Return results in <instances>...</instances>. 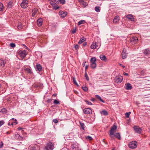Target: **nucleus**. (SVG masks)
Segmentation results:
<instances>
[{"mask_svg": "<svg viewBox=\"0 0 150 150\" xmlns=\"http://www.w3.org/2000/svg\"><path fill=\"white\" fill-rule=\"evenodd\" d=\"M114 136L119 139H120V133H117L115 134H114Z\"/></svg>", "mask_w": 150, "mask_h": 150, "instance_id": "a878e982", "label": "nucleus"}, {"mask_svg": "<svg viewBox=\"0 0 150 150\" xmlns=\"http://www.w3.org/2000/svg\"><path fill=\"white\" fill-rule=\"evenodd\" d=\"M85 77L87 80V81H88L89 79L86 72H85Z\"/></svg>", "mask_w": 150, "mask_h": 150, "instance_id": "ea45409f", "label": "nucleus"}, {"mask_svg": "<svg viewBox=\"0 0 150 150\" xmlns=\"http://www.w3.org/2000/svg\"><path fill=\"white\" fill-rule=\"evenodd\" d=\"M54 104H57L59 103V101L57 100H54Z\"/></svg>", "mask_w": 150, "mask_h": 150, "instance_id": "c03bdc74", "label": "nucleus"}, {"mask_svg": "<svg viewBox=\"0 0 150 150\" xmlns=\"http://www.w3.org/2000/svg\"><path fill=\"white\" fill-rule=\"evenodd\" d=\"M36 69L39 71H40L42 69V67L40 64L37 65L36 66Z\"/></svg>", "mask_w": 150, "mask_h": 150, "instance_id": "393cba45", "label": "nucleus"}, {"mask_svg": "<svg viewBox=\"0 0 150 150\" xmlns=\"http://www.w3.org/2000/svg\"><path fill=\"white\" fill-rule=\"evenodd\" d=\"M78 1L80 4L83 5L84 6H86V3L83 0H78Z\"/></svg>", "mask_w": 150, "mask_h": 150, "instance_id": "5701e85b", "label": "nucleus"}, {"mask_svg": "<svg viewBox=\"0 0 150 150\" xmlns=\"http://www.w3.org/2000/svg\"><path fill=\"white\" fill-rule=\"evenodd\" d=\"M100 7L99 6H96L95 7V10L97 12H99L100 11Z\"/></svg>", "mask_w": 150, "mask_h": 150, "instance_id": "7c9ffc66", "label": "nucleus"}, {"mask_svg": "<svg viewBox=\"0 0 150 150\" xmlns=\"http://www.w3.org/2000/svg\"><path fill=\"white\" fill-rule=\"evenodd\" d=\"M95 96L96 98L99 100L100 101L102 102L103 103H104V101L101 99V97L100 96L98 95H96Z\"/></svg>", "mask_w": 150, "mask_h": 150, "instance_id": "cd10ccee", "label": "nucleus"}, {"mask_svg": "<svg viewBox=\"0 0 150 150\" xmlns=\"http://www.w3.org/2000/svg\"><path fill=\"white\" fill-rule=\"evenodd\" d=\"M125 88L127 90H131L132 88L131 85L129 83H128L125 85Z\"/></svg>", "mask_w": 150, "mask_h": 150, "instance_id": "4468645a", "label": "nucleus"}, {"mask_svg": "<svg viewBox=\"0 0 150 150\" xmlns=\"http://www.w3.org/2000/svg\"><path fill=\"white\" fill-rule=\"evenodd\" d=\"M83 46H85L87 45V43L86 42H85L83 44Z\"/></svg>", "mask_w": 150, "mask_h": 150, "instance_id": "bf43d9fd", "label": "nucleus"}, {"mask_svg": "<svg viewBox=\"0 0 150 150\" xmlns=\"http://www.w3.org/2000/svg\"><path fill=\"white\" fill-rule=\"evenodd\" d=\"M4 123V122L2 120L0 121V127L1 126L3 125Z\"/></svg>", "mask_w": 150, "mask_h": 150, "instance_id": "8fccbe9b", "label": "nucleus"}, {"mask_svg": "<svg viewBox=\"0 0 150 150\" xmlns=\"http://www.w3.org/2000/svg\"><path fill=\"white\" fill-rule=\"evenodd\" d=\"M83 112L86 114H90L92 113V110L90 108H86L83 109Z\"/></svg>", "mask_w": 150, "mask_h": 150, "instance_id": "9d476101", "label": "nucleus"}, {"mask_svg": "<svg viewBox=\"0 0 150 150\" xmlns=\"http://www.w3.org/2000/svg\"><path fill=\"white\" fill-rule=\"evenodd\" d=\"M123 77L121 76H116L115 78L116 82L118 83H120L122 81Z\"/></svg>", "mask_w": 150, "mask_h": 150, "instance_id": "1a4fd4ad", "label": "nucleus"}, {"mask_svg": "<svg viewBox=\"0 0 150 150\" xmlns=\"http://www.w3.org/2000/svg\"><path fill=\"white\" fill-rule=\"evenodd\" d=\"M100 58L101 60L105 61L106 59V57L103 54H101L100 56Z\"/></svg>", "mask_w": 150, "mask_h": 150, "instance_id": "b1692460", "label": "nucleus"}, {"mask_svg": "<svg viewBox=\"0 0 150 150\" xmlns=\"http://www.w3.org/2000/svg\"><path fill=\"white\" fill-rule=\"evenodd\" d=\"M76 28H75L72 30V34H74V33H76Z\"/></svg>", "mask_w": 150, "mask_h": 150, "instance_id": "864d4df0", "label": "nucleus"}, {"mask_svg": "<svg viewBox=\"0 0 150 150\" xmlns=\"http://www.w3.org/2000/svg\"><path fill=\"white\" fill-rule=\"evenodd\" d=\"M71 147L72 150H80L79 149V144L77 143L73 144Z\"/></svg>", "mask_w": 150, "mask_h": 150, "instance_id": "6e6552de", "label": "nucleus"}, {"mask_svg": "<svg viewBox=\"0 0 150 150\" xmlns=\"http://www.w3.org/2000/svg\"><path fill=\"white\" fill-rule=\"evenodd\" d=\"M84 101L88 105H92V103L91 102H89L88 100H85Z\"/></svg>", "mask_w": 150, "mask_h": 150, "instance_id": "37998d69", "label": "nucleus"}, {"mask_svg": "<svg viewBox=\"0 0 150 150\" xmlns=\"http://www.w3.org/2000/svg\"><path fill=\"white\" fill-rule=\"evenodd\" d=\"M138 39L136 37H132L130 39L131 42L136 43L137 42Z\"/></svg>", "mask_w": 150, "mask_h": 150, "instance_id": "2eb2a0df", "label": "nucleus"}, {"mask_svg": "<svg viewBox=\"0 0 150 150\" xmlns=\"http://www.w3.org/2000/svg\"><path fill=\"white\" fill-rule=\"evenodd\" d=\"M95 100V99L94 98H92V99H91V100L92 101H94V100Z\"/></svg>", "mask_w": 150, "mask_h": 150, "instance_id": "69168bd1", "label": "nucleus"}, {"mask_svg": "<svg viewBox=\"0 0 150 150\" xmlns=\"http://www.w3.org/2000/svg\"><path fill=\"white\" fill-rule=\"evenodd\" d=\"M13 6V4L12 2L10 1L7 3V7L8 8H10L12 7Z\"/></svg>", "mask_w": 150, "mask_h": 150, "instance_id": "c85d7f7f", "label": "nucleus"}, {"mask_svg": "<svg viewBox=\"0 0 150 150\" xmlns=\"http://www.w3.org/2000/svg\"><path fill=\"white\" fill-rule=\"evenodd\" d=\"M119 21V18L117 16H115L113 20V22L114 23H118Z\"/></svg>", "mask_w": 150, "mask_h": 150, "instance_id": "a211bd4d", "label": "nucleus"}, {"mask_svg": "<svg viewBox=\"0 0 150 150\" xmlns=\"http://www.w3.org/2000/svg\"><path fill=\"white\" fill-rule=\"evenodd\" d=\"M11 121H12L13 122V123L15 125H16L18 123L17 122V120L16 119H15L14 118H12L11 119Z\"/></svg>", "mask_w": 150, "mask_h": 150, "instance_id": "473e14b6", "label": "nucleus"}, {"mask_svg": "<svg viewBox=\"0 0 150 150\" xmlns=\"http://www.w3.org/2000/svg\"><path fill=\"white\" fill-rule=\"evenodd\" d=\"M4 8V6L3 4L1 3H0V11H3Z\"/></svg>", "mask_w": 150, "mask_h": 150, "instance_id": "72a5a7b5", "label": "nucleus"}, {"mask_svg": "<svg viewBox=\"0 0 150 150\" xmlns=\"http://www.w3.org/2000/svg\"><path fill=\"white\" fill-rule=\"evenodd\" d=\"M54 145L51 142L48 143L46 146L41 148L40 150H52L54 148Z\"/></svg>", "mask_w": 150, "mask_h": 150, "instance_id": "f257e3e1", "label": "nucleus"}, {"mask_svg": "<svg viewBox=\"0 0 150 150\" xmlns=\"http://www.w3.org/2000/svg\"><path fill=\"white\" fill-rule=\"evenodd\" d=\"M125 115L126 116V117L127 118L129 117V115L128 114V113L127 112H126V113H125Z\"/></svg>", "mask_w": 150, "mask_h": 150, "instance_id": "603ef678", "label": "nucleus"}, {"mask_svg": "<svg viewBox=\"0 0 150 150\" xmlns=\"http://www.w3.org/2000/svg\"><path fill=\"white\" fill-rule=\"evenodd\" d=\"M73 81L74 82V83L75 85H77V86H78V84L77 82H76V80L75 78H74V77H73Z\"/></svg>", "mask_w": 150, "mask_h": 150, "instance_id": "4c0bfd02", "label": "nucleus"}, {"mask_svg": "<svg viewBox=\"0 0 150 150\" xmlns=\"http://www.w3.org/2000/svg\"><path fill=\"white\" fill-rule=\"evenodd\" d=\"M43 20L42 18H40L37 20V24L39 26H41Z\"/></svg>", "mask_w": 150, "mask_h": 150, "instance_id": "dca6fc26", "label": "nucleus"}, {"mask_svg": "<svg viewBox=\"0 0 150 150\" xmlns=\"http://www.w3.org/2000/svg\"><path fill=\"white\" fill-rule=\"evenodd\" d=\"M86 38L83 37V38H81L78 42V44H80L82 43L83 42H84L86 40Z\"/></svg>", "mask_w": 150, "mask_h": 150, "instance_id": "4be33fe9", "label": "nucleus"}, {"mask_svg": "<svg viewBox=\"0 0 150 150\" xmlns=\"http://www.w3.org/2000/svg\"><path fill=\"white\" fill-rule=\"evenodd\" d=\"M23 47L26 49H28V48L25 45H23Z\"/></svg>", "mask_w": 150, "mask_h": 150, "instance_id": "e2e57ef3", "label": "nucleus"}, {"mask_svg": "<svg viewBox=\"0 0 150 150\" xmlns=\"http://www.w3.org/2000/svg\"><path fill=\"white\" fill-rule=\"evenodd\" d=\"M14 123H13V122L12 121L11 123V125H13Z\"/></svg>", "mask_w": 150, "mask_h": 150, "instance_id": "0e129e2a", "label": "nucleus"}, {"mask_svg": "<svg viewBox=\"0 0 150 150\" xmlns=\"http://www.w3.org/2000/svg\"><path fill=\"white\" fill-rule=\"evenodd\" d=\"M6 61L2 59H0V65L4 66L6 63Z\"/></svg>", "mask_w": 150, "mask_h": 150, "instance_id": "412c9836", "label": "nucleus"}, {"mask_svg": "<svg viewBox=\"0 0 150 150\" xmlns=\"http://www.w3.org/2000/svg\"><path fill=\"white\" fill-rule=\"evenodd\" d=\"M83 90L85 91H87L88 90V88L86 86H83L82 87Z\"/></svg>", "mask_w": 150, "mask_h": 150, "instance_id": "f704fd0d", "label": "nucleus"}, {"mask_svg": "<svg viewBox=\"0 0 150 150\" xmlns=\"http://www.w3.org/2000/svg\"><path fill=\"white\" fill-rule=\"evenodd\" d=\"M28 1L27 0H23L21 4V6L23 8H26L28 6Z\"/></svg>", "mask_w": 150, "mask_h": 150, "instance_id": "423d86ee", "label": "nucleus"}, {"mask_svg": "<svg viewBox=\"0 0 150 150\" xmlns=\"http://www.w3.org/2000/svg\"><path fill=\"white\" fill-rule=\"evenodd\" d=\"M51 4L53 6H54L55 4H54V2H51Z\"/></svg>", "mask_w": 150, "mask_h": 150, "instance_id": "680f3d73", "label": "nucleus"}, {"mask_svg": "<svg viewBox=\"0 0 150 150\" xmlns=\"http://www.w3.org/2000/svg\"><path fill=\"white\" fill-rule=\"evenodd\" d=\"M134 129L135 132L138 133H141L142 131L141 128L138 126H134Z\"/></svg>", "mask_w": 150, "mask_h": 150, "instance_id": "9b49d317", "label": "nucleus"}, {"mask_svg": "<svg viewBox=\"0 0 150 150\" xmlns=\"http://www.w3.org/2000/svg\"><path fill=\"white\" fill-rule=\"evenodd\" d=\"M86 139H88L89 140H91L92 139V137L90 136H88L86 137Z\"/></svg>", "mask_w": 150, "mask_h": 150, "instance_id": "a18cd8bd", "label": "nucleus"}, {"mask_svg": "<svg viewBox=\"0 0 150 150\" xmlns=\"http://www.w3.org/2000/svg\"><path fill=\"white\" fill-rule=\"evenodd\" d=\"M86 23L85 21L84 20H81L79 21L78 23V24L79 25H80L81 24L84 23Z\"/></svg>", "mask_w": 150, "mask_h": 150, "instance_id": "2f4dec72", "label": "nucleus"}, {"mask_svg": "<svg viewBox=\"0 0 150 150\" xmlns=\"http://www.w3.org/2000/svg\"><path fill=\"white\" fill-rule=\"evenodd\" d=\"M53 121L55 123H57L58 122V121L56 119L53 120Z\"/></svg>", "mask_w": 150, "mask_h": 150, "instance_id": "3c124183", "label": "nucleus"}, {"mask_svg": "<svg viewBox=\"0 0 150 150\" xmlns=\"http://www.w3.org/2000/svg\"><path fill=\"white\" fill-rule=\"evenodd\" d=\"M28 150H36V149L35 146H29Z\"/></svg>", "mask_w": 150, "mask_h": 150, "instance_id": "c756f323", "label": "nucleus"}, {"mask_svg": "<svg viewBox=\"0 0 150 150\" xmlns=\"http://www.w3.org/2000/svg\"><path fill=\"white\" fill-rule=\"evenodd\" d=\"M123 74L124 75H125V76H128V74L126 73H125V72H124L123 73Z\"/></svg>", "mask_w": 150, "mask_h": 150, "instance_id": "4d7b16f0", "label": "nucleus"}, {"mask_svg": "<svg viewBox=\"0 0 150 150\" xmlns=\"http://www.w3.org/2000/svg\"><path fill=\"white\" fill-rule=\"evenodd\" d=\"M18 54L22 58H24L26 55L28 54L27 52L25 50H20L18 52Z\"/></svg>", "mask_w": 150, "mask_h": 150, "instance_id": "39448f33", "label": "nucleus"}, {"mask_svg": "<svg viewBox=\"0 0 150 150\" xmlns=\"http://www.w3.org/2000/svg\"><path fill=\"white\" fill-rule=\"evenodd\" d=\"M11 120L9 121V122L8 124L9 125H11Z\"/></svg>", "mask_w": 150, "mask_h": 150, "instance_id": "052dcab7", "label": "nucleus"}, {"mask_svg": "<svg viewBox=\"0 0 150 150\" xmlns=\"http://www.w3.org/2000/svg\"><path fill=\"white\" fill-rule=\"evenodd\" d=\"M86 62H83V64H82V66H83V67H84V66L85 65V63H86Z\"/></svg>", "mask_w": 150, "mask_h": 150, "instance_id": "13d9d810", "label": "nucleus"}, {"mask_svg": "<svg viewBox=\"0 0 150 150\" xmlns=\"http://www.w3.org/2000/svg\"><path fill=\"white\" fill-rule=\"evenodd\" d=\"M17 27L18 29H20L22 28V23L19 24L17 26Z\"/></svg>", "mask_w": 150, "mask_h": 150, "instance_id": "79ce46f5", "label": "nucleus"}, {"mask_svg": "<svg viewBox=\"0 0 150 150\" xmlns=\"http://www.w3.org/2000/svg\"><path fill=\"white\" fill-rule=\"evenodd\" d=\"M88 67V65H86L85 67V72H86V70Z\"/></svg>", "mask_w": 150, "mask_h": 150, "instance_id": "6e6d98bb", "label": "nucleus"}, {"mask_svg": "<svg viewBox=\"0 0 150 150\" xmlns=\"http://www.w3.org/2000/svg\"><path fill=\"white\" fill-rule=\"evenodd\" d=\"M96 57H93L91 58V64L90 66L92 69H95L96 67Z\"/></svg>", "mask_w": 150, "mask_h": 150, "instance_id": "f03ea898", "label": "nucleus"}, {"mask_svg": "<svg viewBox=\"0 0 150 150\" xmlns=\"http://www.w3.org/2000/svg\"><path fill=\"white\" fill-rule=\"evenodd\" d=\"M137 145V143L135 141L130 142L129 144V146L130 148L132 149L136 148Z\"/></svg>", "mask_w": 150, "mask_h": 150, "instance_id": "20e7f679", "label": "nucleus"}, {"mask_svg": "<svg viewBox=\"0 0 150 150\" xmlns=\"http://www.w3.org/2000/svg\"><path fill=\"white\" fill-rule=\"evenodd\" d=\"M10 46L12 48H13V47H15L16 46V45H15V44L13 43H10Z\"/></svg>", "mask_w": 150, "mask_h": 150, "instance_id": "49530a36", "label": "nucleus"}, {"mask_svg": "<svg viewBox=\"0 0 150 150\" xmlns=\"http://www.w3.org/2000/svg\"><path fill=\"white\" fill-rule=\"evenodd\" d=\"M18 130H21V129L22 128L21 127H18Z\"/></svg>", "mask_w": 150, "mask_h": 150, "instance_id": "338daca9", "label": "nucleus"}, {"mask_svg": "<svg viewBox=\"0 0 150 150\" xmlns=\"http://www.w3.org/2000/svg\"><path fill=\"white\" fill-rule=\"evenodd\" d=\"M144 53L147 56L150 55V51L149 50L146 49L144 50Z\"/></svg>", "mask_w": 150, "mask_h": 150, "instance_id": "f3484780", "label": "nucleus"}, {"mask_svg": "<svg viewBox=\"0 0 150 150\" xmlns=\"http://www.w3.org/2000/svg\"><path fill=\"white\" fill-rule=\"evenodd\" d=\"M0 112H2V113H5L6 112V110L5 108H3L0 111Z\"/></svg>", "mask_w": 150, "mask_h": 150, "instance_id": "58836bf2", "label": "nucleus"}, {"mask_svg": "<svg viewBox=\"0 0 150 150\" xmlns=\"http://www.w3.org/2000/svg\"><path fill=\"white\" fill-rule=\"evenodd\" d=\"M38 9L37 8H35L33 10L32 12V16L33 17H34L35 15L37 13Z\"/></svg>", "mask_w": 150, "mask_h": 150, "instance_id": "aec40b11", "label": "nucleus"}, {"mask_svg": "<svg viewBox=\"0 0 150 150\" xmlns=\"http://www.w3.org/2000/svg\"><path fill=\"white\" fill-rule=\"evenodd\" d=\"M98 44H99V43L97 42H93L91 45V48L93 49H95L97 48L98 47V49L99 48V47H98Z\"/></svg>", "mask_w": 150, "mask_h": 150, "instance_id": "0eeeda50", "label": "nucleus"}, {"mask_svg": "<svg viewBox=\"0 0 150 150\" xmlns=\"http://www.w3.org/2000/svg\"><path fill=\"white\" fill-rule=\"evenodd\" d=\"M57 5V4H55V5H54V6H53V8L55 10L58 9L59 8V6H56Z\"/></svg>", "mask_w": 150, "mask_h": 150, "instance_id": "e433bc0d", "label": "nucleus"}, {"mask_svg": "<svg viewBox=\"0 0 150 150\" xmlns=\"http://www.w3.org/2000/svg\"><path fill=\"white\" fill-rule=\"evenodd\" d=\"M117 129V126L115 125H114L111 128L109 135L112 139H113V137L111 136L114 134V133L115 132Z\"/></svg>", "mask_w": 150, "mask_h": 150, "instance_id": "7ed1b4c3", "label": "nucleus"}, {"mask_svg": "<svg viewBox=\"0 0 150 150\" xmlns=\"http://www.w3.org/2000/svg\"><path fill=\"white\" fill-rule=\"evenodd\" d=\"M26 72L27 73H31V70L29 68H26L25 69Z\"/></svg>", "mask_w": 150, "mask_h": 150, "instance_id": "a19ab883", "label": "nucleus"}, {"mask_svg": "<svg viewBox=\"0 0 150 150\" xmlns=\"http://www.w3.org/2000/svg\"><path fill=\"white\" fill-rule=\"evenodd\" d=\"M126 50L125 49H123L122 53V57L123 59H125L126 58V56H124L125 53H126Z\"/></svg>", "mask_w": 150, "mask_h": 150, "instance_id": "6ab92c4d", "label": "nucleus"}, {"mask_svg": "<svg viewBox=\"0 0 150 150\" xmlns=\"http://www.w3.org/2000/svg\"><path fill=\"white\" fill-rule=\"evenodd\" d=\"M80 123L81 128L82 129H83L84 130L85 128V126L84 124L83 123H82L80 122Z\"/></svg>", "mask_w": 150, "mask_h": 150, "instance_id": "c9c22d12", "label": "nucleus"}, {"mask_svg": "<svg viewBox=\"0 0 150 150\" xmlns=\"http://www.w3.org/2000/svg\"><path fill=\"white\" fill-rule=\"evenodd\" d=\"M59 15L61 17L64 18L66 16L67 14V12H64L63 11H60L59 13Z\"/></svg>", "mask_w": 150, "mask_h": 150, "instance_id": "f8f14e48", "label": "nucleus"}, {"mask_svg": "<svg viewBox=\"0 0 150 150\" xmlns=\"http://www.w3.org/2000/svg\"><path fill=\"white\" fill-rule=\"evenodd\" d=\"M3 145V143L2 142H0V148Z\"/></svg>", "mask_w": 150, "mask_h": 150, "instance_id": "5fc2aeb1", "label": "nucleus"}, {"mask_svg": "<svg viewBox=\"0 0 150 150\" xmlns=\"http://www.w3.org/2000/svg\"><path fill=\"white\" fill-rule=\"evenodd\" d=\"M127 54L126 53H125V54H124V56H126V58L127 57V55H126Z\"/></svg>", "mask_w": 150, "mask_h": 150, "instance_id": "774afa93", "label": "nucleus"}, {"mask_svg": "<svg viewBox=\"0 0 150 150\" xmlns=\"http://www.w3.org/2000/svg\"><path fill=\"white\" fill-rule=\"evenodd\" d=\"M79 45L76 44L74 46V48L76 50H77L79 48Z\"/></svg>", "mask_w": 150, "mask_h": 150, "instance_id": "09e8293b", "label": "nucleus"}, {"mask_svg": "<svg viewBox=\"0 0 150 150\" xmlns=\"http://www.w3.org/2000/svg\"><path fill=\"white\" fill-rule=\"evenodd\" d=\"M127 18L128 19L132 21H134V19L133 18V16L132 14H128L126 16Z\"/></svg>", "mask_w": 150, "mask_h": 150, "instance_id": "ddd939ff", "label": "nucleus"}, {"mask_svg": "<svg viewBox=\"0 0 150 150\" xmlns=\"http://www.w3.org/2000/svg\"><path fill=\"white\" fill-rule=\"evenodd\" d=\"M100 113L102 115H108V113L105 110H103L102 111L100 112Z\"/></svg>", "mask_w": 150, "mask_h": 150, "instance_id": "bb28decb", "label": "nucleus"}, {"mask_svg": "<svg viewBox=\"0 0 150 150\" xmlns=\"http://www.w3.org/2000/svg\"><path fill=\"white\" fill-rule=\"evenodd\" d=\"M59 1L60 2V3L64 4L65 3V0H59Z\"/></svg>", "mask_w": 150, "mask_h": 150, "instance_id": "de8ad7c7", "label": "nucleus"}]
</instances>
